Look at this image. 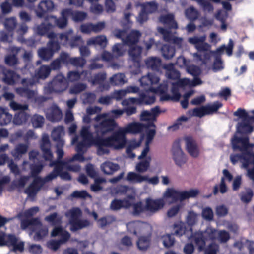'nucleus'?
Instances as JSON below:
<instances>
[{"label": "nucleus", "instance_id": "f257e3e1", "mask_svg": "<svg viewBox=\"0 0 254 254\" xmlns=\"http://www.w3.org/2000/svg\"><path fill=\"white\" fill-rule=\"evenodd\" d=\"M145 126L139 122H133L127 124L124 127H120L111 137L106 139H99L96 141L93 140L92 134L89 132V127L83 126L80 131V135L72 139V144L77 142L76 151L77 153L68 162L75 160L82 162L84 160L81 153H84L87 149L92 145L98 147V154L103 155L109 152L108 147L115 149L123 148L126 143V135L127 134H136L141 132Z\"/></svg>", "mask_w": 254, "mask_h": 254}, {"label": "nucleus", "instance_id": "f03ea898", "mask_svg": "<svg viewBox=\"0 0 254 254\" xmlns=\"http://www.w3.org/2000/svg\"><path fill=\"white\" fill-rule=\"evenodd\" d=\"M159 80L158 76L154 74L149 73L145 76H143L140 79L141 85L145 89L150 91L157 94H160L161 100L173 99L178 100L179 99L180 95L178 91V87H191L200 85L202 83V81L198 78H195L193 81H190L187 78H183L180 80L177 84L172 83L171 94H167V84L164 83L161 84L157 89H155L153 86L157 84Z\"/></svg>", "mask_w": 254, "mask_h": 254}, {"label": "nucleus", "instance_id": "7ed1b4c3", "mask_svg": "<svg viewBox=\"0 0 254 254\" xmlns=\"http://www.w3.org/2000/svg\"><path fill=\"white\" fill-rule=\"evenodd\" d=\"M174 234L178 237L185 235L188 239L191 238L200 251L204 250L206 243L210 240L217 239L221 242H225L229 239V235L226 231L217 232L215 229L208 227L205 232H197L192 235V229L189 226L186 227V224L182 222H177L173 225Z\"/></svg>", "mask_w": 254, "mask_h": 254}, {"label": "nucleus", "instance_id": "20e7f679", "mask_svg": "<svg viewBox=\"0 0 254 254\" xmlns=\"http://www.w3.org/2000/svg\"><path fill=\"white\" fill-rule=\"evenodd\" d=\"M247 138L239 139L236 136H235L231 140L234 150L239 149L241 151H246L248 153L245 154L243 157L238 155H232L230 157L233 164H234L240 161L242 163V167L248 168L247 175H248L249 170L251 171L254 169V159L251 158L252 156H254V154L252 153L250 149V148L254 147V145L249 144ZM248 176L249 177V176Z\"/></svg>", "mask_w": 254, "mask_h": 254}, {"label": "nucleus", "instance_id": "39448f33", "mask_svg": "<svg viewBox=\"0 0 254 254\" xmlns=\"http://www.w3.org/2000/svg\"><path fill=\"white\" fill-rule=\"evenodd\" d=\"M122 110H114L110 113H105L97 116L95 121L94 127L98 135L104 134L108 132L111 131L116 128L118 125L114 120L111 118L112 114H114L115 117L117 118L124 113Z\"/></svg>", "mask_w": 254, "mask_h": 254}, {"label": "nucleus", "instance_id": "423d86ee", "mask_svg": "<svg viewBox=\"0 0 254 254\" xmlns=\"http://www.w3.org/2000/svg\"><path fill=\"white\" fill-rule=\"evenodd\" d=\"M21 227L23 230L29 229V234L33 239L39 241L45 238L48 234L47 227L43 225L37 219H32L30 221L22 220Z\"/></svg>", "mask_w": 254, "mask_h": 254}, {"label": "nucleus", "instance_id": "0eeeda50", "mask_svg": "<svg viewBox=\"0 0 254 254\" xmlns=\"http://www.w3.org/2000/svg\"><path fill=\"white\" fill-rule=\"evenodd\" d=\"M115 34L117 37L122 38L123 41L130 47L129 51V56L133 60H136L139 57L141 51L140 47L134 45L138 41L140 36L139 32L137 31H133L127 36L126 39H124L126 35L125 31H116Z\"/></svg>", "mask_w": 254, "mask_h": 254}, {"label": "nucleus", "instance_id": "6e6552de", "mask_svg": "<svg viewBox=\"0 0 254 254\" xmlns=\"http://www.w3.org/2000/svg\"><path fill=\"white\" fill-rule=\"evenodd\" d=\"M9 219L0 215V227L8 222ZM7 245L12 247L15 251L22 252L24 249V242L14 235H6L0 232V246Z\"/></svg>", "mask_w": 254, "mask_h": 254}, {"label": "nucleus", "instance_id": "1a4fd4ad", "mask_svg": "<svg viewBox=\"0 0 254 254\" xmlns=\"http://www.w3.org/2000/svg\"><path fill=\"white\" fill-rule=\"evenodd\" d=\"M133 192V194L128 195L126 199L123 201L115 199L111 203V208L114 210H117L121 208H127L131 205V204L134 200V190L133 189L128 188L126 186H120L116 190V192L113 193L117 195H121L124 193L129 194V192Z\"/></svg>", "mask_w": 254, "mask_h": 254}, {"label": "nucleus", "instance_id": "9d476101", "mask_svg": "<svg viewBox=\"0 0 254 254\" xmlns=\"http://www.w3.org/2000/svg\"><path fill=\"white\" fill-rule=\"evenodd\" d=\"M81 214L80 210L77 208H73L66 213V215L69 219L71 231H75L87 227L90 224V222L86 220H79Z\"/></svg>", "mask_w": 254, "mask_h": 254}, {"label": "nucleus", "instance_id": "9b49d317", "mask_svg": "<svg viewBox=\"0 0 254 254\" xmlns=\"http://www.w3.org/2000/svg\"><path fill=\"white\" fill-rule=\"evenodd\" d=\"M51 235L53 237L58 236L60 237L59 242L52 240L47 243L48 247L53 250H57L61 244L66 242L69 238V233L60 227H55L51 232Z\"/></svg>", "mask_w": 254, "mask_h": 254}, {"label": "nucleus", "instance_id": "f8f14e48", "mask_svg": "<svg viewBox=\"0 0 254 254\" xmlns=\"http://www.w3.org/2000/svg\"><path fill=\"white\" fill-rule=\"evenodd\" d=\"M222 106L219 102L214 103L212 105H207L200 108H196L190 111L189 113L193 116L201 117L204 116L211 114L216 111Z\"/></svg>", "mask_w": 254, "mask_h": 254}, {"label": "nucleus", "instance_id": "ddd939ff", "mask_svg": "<svg viewBox=\"0 0 254 254\" xmlns=\"http://www.w3.org/2000/svg\"><path fill=\"white\" fill-rule=\"evenodd\" d=\"M147 211L151 214H155L161 210L165 206L166 202L161 198L153 199L148 197L145 199Z\"/></svg>", "mask_w": 254, "mask_h": 254}, {"label": "nucleus", "instance_id": "4468645a", "mask_svg": "<svg viewBox=\"0 0 254 254\" xmlns=\"http://www.w3.org/2000/svg\"><path fill=\"white\" fill-rule=\"evenodd\" d=\"M127 230L134 235L145 234L150 232V226L147 224L139 221L131 222L127 224Z\"/></svg>", "mask_w": 254, "mask_h": 254}, {"label": "nucleus", "instance_id": "2eb2a0df", "mask_svg": "<svg viewBox=\"0 0 254 254\" xmlns=\"http://www.w3.org/2000/svg\"><path fill=\"white\" fill-rule=\"evenodd\" d=\"M242 120H244L243 123L239 124L237 127V132L240 133H250L252 131V127L250 124L246 121L247 114L244 110L239 109L234 114Z\"/></svg>", "mask_w": 254, "mask_h": 254}, {"label": "nucleus", "instance_id": "dca6fc26", "mask_svg": "<svg viewBox=\"0 0 254 254\" xmlns=\"http://www.w3.org/2000/svg\"><path fill=\"white\" fill-rule=\"evenodd\" d=\"M233 47V43L232 40H229V42L227 46L223 45L220 47L218 48L216 52L209 51L207 52L203 55V58H200L201 60H202L203 63L204 64H207L210 59V57L212 55L214 54L215 53L218 54H221L224 51H226L228 56H231L232 54V49Z\"/></svg>", "mask_w": 254, "mask_h": 254}, {"label": "nucleus", "instance_id": "f3484780", "mask_svg": "<svg viewBox=\"0 0 254 254\" xmlns=\"http://www.w3.org/2000/svg\"><path fill=\"white\" fill-rule=\"evenodd\" d=\"M140 7L141 12L139 13V15L137 17V21L141 23L147 20V14L153 13L156 11L157 9V5L154 2H147L141 4L140 5Z\"/></svg>", "mask_w": 254, "mask_h": 254}, {"label": "nucleus", "instance_id": "a211bd4d", "mask_svg": "<svg viewBox=\"0 0 254 254\" xmlns=\"http://www.w3.org/2000/svg\"><path fill=\"white\" fill-rule=\"evenodd\" d=\"M162 199L166 201L171 200L172 202H182L181 190H177L173 187L167 188L164 191Z\"/></svg>", "mask_w": 254, "mask_h": 254}, {"label": "nucleus", "instance_id": "6ab92c4d", "mask_svg": "<svg viewBox=\"0 0 254 254\" xmlns=\"http://www.w3.org/2000/svg\"><path fill=\"white\" fill-rule=\"evenodd\" d=\"M189 63L190 62L187 61L184 57H180L177 59L176 64L180 67H185L187 71L192 76L199 75L201 72L200 69Z\"/></svg>", "mask_w": 254, "mask_h": 254}, {"label": "nucleus", "instance_id": "aec40b11", "mask_svg": "<svg viewBox=\"0 0 254 254\" xmlns=\"http://www.w3.org/2000/svg\"><path fill=\"white\" fill-rule=\"evenodd\" d=\"M172 157L175 164L179 166L184 165L187 161V156L179 144L174 145L172 149Z\"/></svg>", "mask_w": 254, "mask_h": 254}, {"label": "nucleus", "instance_id": "412c9836", "mask_svg": "<svg viewBox=\"0 0 254 254\" xmlns=\"http://www.w3.org/2000/svg\"><path fill=\"white\" fill-rule=\"evenodd\" d=\"M186 149L192 157L198 156L199 150L195 141L191 137H187L184 139Z\"/></svg>", "mask_w": 254, "mask_h": 254}, {"label": "nucleus", "instance_id": "4be33fe9", "mask_svg": "<svg viewBox=\"0 0 254 254\" xmlns=\"http://www.w3.org/2000/svg\"><path fill=\"white\" fill-rule=\"evenodd\" d=\"M206 37L205 36L196 37L190 38L189 42L194 45L198 51H207L210 48V46L206 43H205Z\"/></svg>", "mask_w": 254, "mask_h": 254}, {"label": "nucleus", "instance_id": "5701e85b", "mask_svg": "<svg viewBox=\"0 0 254 254\" xmlns=\"http://www.w3.org/2000/svg\"><path fill=\"white\" fill-rule=\"evenodd\" d=\"M155 97L153 96L149 97L148 99L146 96H141L138 98H130L128 99L124 100L122 102L123 105H129L132 103H145L146 104H150L154 103Z\"/></svg>", "mask_w": 254, "mask_h": 254}, {"label": "nucleus", "instance_id": "b1692460", "mask_svg": "<svg viewBox=\"0 0 254 254\" xmlns=\"http://www.w3.org/2000/svg\"><path fill=\"white\" fill-rule=\"evenodd\" d=\"M50 146V145L48 136L47 135H43L41 147L43 151V155L45 160L51 161L52 160L53 155L49 150Z\"/></svg>", "mask_w": 254, "mask_h": 254}, {"label": "nucleus", "instance_id": "393cba45", "mask_svg": "<svg viewBox=\"0 0 254 254\" xmlns=\"http://www.w3.org/2000/svg\"><path fill=\"white\" fill-rule=\"evenodd\" d=\"M54 90L56 92H61L67 87V83L62 75H58L53 81Z\"/></svg>", "mask_w": 254, "mask_h": 254}, {"label": "nucleus", "instance_id": "a878e982", "mask_svg": "<svg viewBox=\"0 0 254 254\" xmlns=\"http://www.w3.org/2000/svg\"><path fill=\"white\" fill-rule=\"evenodd\" d=\"M51 49H41L38 51L39 56L43 59L47 60L53 55V50H58L59 45L56 42L50 43Z\"/></svg>", "mask_w": 254, "mask_h": 254}, {"label": "nucleus", "instance_id": "bb28decb", "mask_svg": "<svg viewBox=\"0 0 254 254\" xmlns=\"http://www.w3.org/2000/svg\"><path fill=\"white\" fill-rule=\"evenodd\" d=\"M159 112L158 107L151 109L150 111H144L140 115V120L142 121H149L152 122L155 120L156 117Z\"/></svg>", "mask_w": 254, "mask_h": 254}, {"label": "nucleus", "instance_id": "cd10ccee", "mask_svg": "<svg viewBox=\"0 0 254 254\" xmlns=\"http://www.w3.org/2000/svg\"><path fill=\"white\" fill-rule=\"evenodd\" d=\"M71 12L69 10H64L62 13V18L59 20H57L55 17H50L48 19V21L52 24L53 22L56 23L57 25L60 27L63 28L66 25L67 20L66 18L69 14H70Z\"/></svg>", "mask_w": 254, "mask_h": 254}, {"label": "nucleus", "instance_id": "c85d7f7f", "mask_svg": "<svg viewBox=\"0 0 254 254\" xmlns=\"http://www.w3.org/2000/svg\"><path fill=\"white\" fill-rule=\"evenodd\" d=\"M64 134V128L62 127H58L55 128L52 133V137L54 140L57 142V147L62 146L64 142L62 137Z\"/></svg>", "mask_w": 254, "mask_h": 254}, {"label": "nucleus", "instance_id": "c756f323", "mask_svg": "<svg viewBox=\"0 0 254 254\" xmlns=\"http://www.w3.org/2000/svg\"><path fill=\"white\" fill-rule=\"evenodd\" d=\"M47 117L52 121L60 120L62 117L61 110L56 106H54L47 111Z\"/></svg>", "mask_w": 254, "mask_h": 254}, {"label": "nucleus", "instance_id": "7c9ffc66", "mask_svg": "<svg viewBox=\"0 0 254 254\" xmlns=\"http://www.w3.org/2000/svg\"><path fill=\"white\" fill-rule=\"evenodd\" d=\"M141 161L137 163L135 167V170L138 173H144L146 172L149 168L150 162L151 161V157H148L145 160Z\"/></svg>", "mask_w": 254, "mask_h": 254}, {"label": "nucleus", "instance_id": "2f4dec72", "mask_svg": "<svg viewBox=\"0 0 254 254\" xmlns=\"http://www.w3.org/2000/svg\"><path fill=\"white\" fill-rule=\"evenodd\" d=\"M138 91V87L136 86H129L126 89L115 91L113 94V97L117 100H120L125 96L127 93H136Z\"/></svg>", "mask_w": 254, "mask_h": 254}, {"label": "nucleus", "instance_id": "473e14b6", "mask_svg": "<svg viewBox=\"0 0 254 254\" xmlns=\"http://www.w3.org/2000/svg\"><path fill=\"white\" fill-rule=\"evenodd\" d=\"M146 179V175H142L134 172H129L126 176L127 180L135 183L144 182Z\"/></svg>", "mask_w": 254, "mask_h": 254}, {"label": "nucleus", "instance_id": "72a5a7b5", "mask_svg": "<svg viewBox=\"0 0 254 254\" xmlns=\"http://www.w3.org/2000/svg\"><path fill=\"white\" fill-rule=\"evenodd\" d=\"M144 129H146V135H145V145H149V144L153 140L155 134V129L154 125L151 123L148 126H145Z\"/></svg>", "mask_w": 254, "mask_h": 254}, {"label": "nucleus", "instance_id": "f704fd0d", "mask_svg": "<svg viewBox=\"0 0 254 254\" xmlns=\"http://www.w3.org/2000/svg\"><path fill=\"white\" fill-rule=\"evenodd\" d=\"M102 170L106 174H112L119 169L118 165L111 162H106L101 166Z\"/></svg>", "mask_w": 254, "mask_h": 254}, {"label": "nucleus", "instance_id": "c9c22d12", "mask_svg": "<svg viewBox=\"0 0 254 254\" xmlns=\"http://www.w3.org/2000/svg\"><path fill=\"white\" fill-rule=\"evenodd\" d=\"M107 43V40L104 36H99L94 38H91L88 42V45H98L101 47H105Z\"/></svg>", "mask_w": 254, "mask_h": 254}, {"label": "nucleus", "instance_id": "e433bc0d", "mask_svg": "<svg viewBox=\"0 0 254 254\" xmlns=\"http://www.w3.org/2000/svg\"><path fill=\"white\" fill-rule=\"evenodd\" d=\"M158 30L160 33L163 34L164 39L166 41L172 40L174 43L177 44L181 43L182 41L181 38L175 37L170 34L168 31L163 28L159 27Z\"/></svg>", "mask_w": 254, "mask_h": 254}, {"label": "nucleus", "instance_id": "4c0bfd02", "mask_svg": "<svg viewBox=\"0 0 254 254\" xmlns=\"http://www.w3.org/2000/svg\"><path fill=\"white\" fill-rule=\"evenodd\" d=\"M164 68L166 70V76L168 78L176 79L180 77L179 73L174 69L172 64L165 66Z\"/></svg>", "mask_w": 254, "mask_h": 254}, {"label": "nucleus", "instance_id": "58836bf2", "mask_svg": "<svg viewBox=\"0 0 254 254\" xmlns=\"http://www.w3.org/2000/svg\"><path fill=\"white\" fill-rule=\"evenodd\" d=\"M150 245V239L149 236L144 237L141 236L139 237L137 242L138 248L140 250L144 251L146 250Z\"/></svg>", "mask_w": 254, "mask_h": 254}, {"label": "nucleus", "instance_id": "ea45409f", "mask_svg": "<svg viewBox=\"0 0 254 254\" xmlns=\"http://www.w3.org/2000/svg\"><path fill=\"white\" fill-rule=\"evenodd\" d=\"M199 193L198 189H191L188 190H181L182 201L190 198L196 197Z\"/></svg>", "mask_w": 254, "mask_h": 254}, {"label": "nucleus", "instance_id": "a19ab883", "mask_svg": "<svg viewBox=\"0 0 254 254\" xmlns=\"http://www.w3.org/2000/svg\"><path fill=\"white\" fill-rule=\"evenodd\" d=\"M12 116L3 109H0V124L5 125L10 122Z\"/></svg>", "mask_w": 254, "mask_h": 254}, {"label": "nucleus", "instance_id": "79ce46f5", "mask_svg": "<svg viewBox=\"0 0 254 254\" xmlns=\"http://www.w3.org/2000/svg\"><path fill=\"white\" fill-rule=\"evenodd\" d=\"M19 76L11 71H8L5 73L4 77L3 78L4 81L9 84H12L18 81Z\"/></svg>", "mask_w": 254, "mask_h": 254}, {"label": "nucleus", "instance_id": "37998d69", "mask_svg": "<svg viewBox=\"0 0 254 254\" xmlns=\"http://www.w3.org/2000/svg\"><path fill=\"white\" fill-rule=\"evenodd\" d=\"M147 211L146 204L144 206L141 202H137L132 205V212L134 215H139Z\"/></svg>", "mask_w": 254, "mask_h": 254}, {"label": "nucleus", "instance_id": "c03bdc74", "mask_svg": "<svg viewBox=\"0 0 254 254\" xmlns=\"http://www.w3.org/2000/svg\"><path fill=\"white\" fill-rule=\"evenodd\" d=\"M110 81L113 84L119 85L126 83L127 81V79L124 74L119 73L111 77Z\"/></svg>", "mask_w": 254, "mask_h": 254}, {"label": "nucleus", "instance_id": "a18cd8bd", "mask_svg": "<svg viewBox=\"0 0 254 254\" xmlns=\"http://www.w3.org/2000/svg\"><path fill=\"white\" fill-rule=\"evenodd\" d=\"M160 20L162 23L167 24L172 28H177V23L174 21L173 15L171 14L162 16Z\"/></svg>", "mask_w": 254, "mask_h": 254}, {"label": "nucleus", "instance_id": "49530a36", "mask_svg": "<svg viewBox=\"0 0 254 254\" xmlns=\"http://www.w3.org/2000/svg\"><path fill=\"white\" fill-rule=\"evenodd\" d=\"M45 221L52 225H56L61 223V218L57 213H54L45 218Z\"/></svg>", "mask_w": 254, "mask_h": 254}, {"label": "nucleus", "instance_id": "de8ad7c7", "mask_svg": "<svg viewBox=\"0 0 254 254\" xmlns=\"http://www.w3.org/2000/svg\"><path fill=\"white\" fill-rule=\"evenodd\" d=\"M161 239L164 246L166 248L172 247L174 244V238L171 235L166 234L163 235Z\"/></svg>", "mask_w": 254, "mask_h": 254}, {"label": "nucleus", "instance_id": "09e8293b", "mask_svg": "<svg viewBox=\"0 0 254 254\" xmlns=\"http://www.w3.org/2000/svg\"><path fill=\"white\" fill-rule=\"evenodd\" d=\"M53 8L54 4L50 0L42 1L39 4V8L42 12L51 10Z\"/></svg>", "mask_w": 254, "mask_h": 254}, {"label": "nucleus", "instance_id": "8fccbe9b", "mask_svg": "<svg viewBox=\"0 0 254 254\" xmlns=\"http://www.w3.org/2000/svg\"><path fill=\"white\" fill-rule=\"evenodd\" d=\"M161 64L160 60L158 58H150L146 61V65L152 69H156Z\"/></svg>", "mask_w": 254, "mask_h": 254}, {"label": "nucleus", "instance_id": "3c124183", "mask_svg": "<svg viewBox=\"0 0 254 254\" xmlns=\"http://www.w3.org/2000/svg\"><path fill=\"white\" fill-rule=\"evenodd\" d=\"M182 205L181 204H177L172 206L168 210L167 212V216L169 218L173 217L176 216L181 209Z\"/></svg>", "mask_w": 254, "mask_h": 254}, {"label": "nucleus", "instance_id": "603ef678", "mask_svg": "<svg viewBox=\"0 0 254 254\" xmlns=\"http://www.w3.org/2000/svg\"><path fill=\"white\" fill-rule=\"evenodd\" d=\"M163 56L166 59H169L173 57L175 50L173 47L168 45H164L162 49Z\"/></svg>", "mask_w": 254, "mask_h": 254}, {"label": "nucleus", "instance_id": "864d4df0", "mask_svg": "<svg viewBox=\"0 0 254 254\" xmlns=\"http://www.w3.org/2000/svg\"><path fill=\"white\" fill-rule=\"evenodd\" d=\"M42 185V181L41 179L37 178L30 186L27 191L29 194H32L38 190L39 187Z\"/></svg>", "mask_w": 254, "mask_h": 254}, {"label": "nucleus", "instance_id": "5fc2aeb1", "mask_svg": "<svg viewBox=\"0 0 254 254\" xmlns=\"http://www.w3.org/2000/svg\"><path fill=\"white\" fill-rule=\"evenodd\" d=\"M27 150V146L24 145H21L17 146L13 151L12 154L15 158H18L25 153Z\"/></svg>", "mask_w": 254, "mask_h": 254}, {"label": "nucleus", "instance_id": "6e6d98bb", "mask_svg": "<svg viewBox=\"0 0 254 254\" xmlns=\"http://www.w3.org/2000/svg\"><path fill=\"white\" fill-rule=\"evenodd\" d=\"M101 111V109L97 107H90L87 109V115L83 118V121L85 123H89L90 122L91 119L89 116L99 112Z\"/></svg>", "mask_w": 254, "mask_h": 254}, {"label": "nucleus", "instance_id": "4d7b16f0", "mask_svg": "<svg viewBox=\"0 0 254 254\" xmlns=\"http://www.w3.org/2000/svg\"><path fill=\"white\" fill-rule=\"evenodd\" d=\"M50 72V69L49 67L43 66L40 68L36 76L38 78L45 79L49 75Z\"/></svg>", "mask_w": 254, "mask_h": 254}, {"label": "nucleus", "instance_id": "13d9d810", "mask_svg": "<svg viewBox=\"0 0 254 254\" xmlns=\"http://www.w3.org/2000/svg\"><path fill=\"white\" fill-rule=\"evenodd\" d=\"M45 24L42 25L37 28V32L39 34H41V35H44V34H47V36L49 38H52L54 36V34L51 33H48V31L51 29V25H48L47 27H45Z\"/></svg>", "mask_w": 254, "mask_h": 254}, {"label": "nucleus", "instance_id": "bf43d9fd", "mask_svg": "<svg viewBox=\"0 0 254 254\" xmlns=\"http://www.w3.org/2000/svg\"><path fill=\"white\" fill-rule=\"evenodd\" d=\"M124 44H116L113 47V53L115 57H118L122 55L125 52Z\"/></svg>", "mask_w": 254, "mask_h": 254}, {"label": "nucleus", "instance_id": "052dcab7", "mask_svg": "<svg viewBox=\"0 0 254 254\" xmlns=\"http://www.w3.org/2000/svg\"><path fill=\"white\" fill-rule=\"evenodd\" d=\"M197 217L198 215L194 212H189L186 218L187 223L190 226L194 225L197 220Z\"/></svg>", "mask_w": 254, "mask_h": 254}, {"label": "nucleus", "instance_id": "680f3d73", "mask_svg": "<svg viewBox=\"0 0 254 254\" xmlns=\"http://www.w3.org/2000/svg\"><path fill=\"white\" fill-rule=\"evenodd\" d=\"M185 13L187 18L190 20L196 19L198 16V12L193 7L187 9Z\"/></svg>", "mask_w": 254, "mask_h": 254}, {"label": "nucleus", "instance_id": "e2e57ef3", "mask_svg": "<svg viewBox=\"0 0 254 254\" xmlns=\"http://www.w3.org/2000/svg\"><path fill=\"white\" fill-rule=\"evenodd\" d=\"M23 169H25L26 168L30 169L32 175H35L41 171L42 169L41 166H30L27 162H24L23 164Z\"/></svg>", "mask_w": 254, "mask_h": 254}, {"label": "nucleus", "instance_id": "0e129e2a", "mask_svg": "<svg viewBox=\"0 0 254 254\" xmlns=\"http://www.w3.org/2000/svg\"><path fill=\"white\" fill-rule=\"evenodd\" d=\"M27 119V116L25 113L21 112L15 116L13 121L15 124L19 125L26 121Z\"/></svg>", "mask_w": 254, "mask_h": 254}, {"label": "nucleus", "instance_id": "69168bd1", "mask_svg": "<svg viewBox=\"0 0 254 254\" xmlns=\"http://www.w3.org/2000/svg\"><path fill=\"white\" fill-rule=\"evenodd\" d=\"M43 122L44 118L41 116L35 115L32 118V124L35 128L41 127Z\"/></svg>", "mask_w": 254, "mask_h": 254}, {"label": "nucleus", "instance_id": "338daca9", "mask_svg": "<svg viewBox=\"0 0 254 254\" xmlns=\"http://www.w3.org/2000/svg\"><path fill=\"white\" fill-rule=\"evenodd\" d=\"M202 216L206 220H211L213 217V212L212 209L209 207L204 208L202 212Z\"/></svg>", "mask_w": 254, "mask_h": 254}, {"label": "nucleus", "instance_id": "774afa93", "mask_svg": "<svg viewBox=\"0 0 254 254\" xmlns=\"http://www.w3.org/2000/svg\"><path fill=\"white\" fill-rule=\"evenodd\" d=\"M227 13L226 11L223 10L220 11L217 15V18L220 20L222 23L221 25V29L223 30H225L226 29V25L224 24L223 21L227 17Z\"/></svg>", "mask_w": 254, "mask_h": 254}]
</instances>
